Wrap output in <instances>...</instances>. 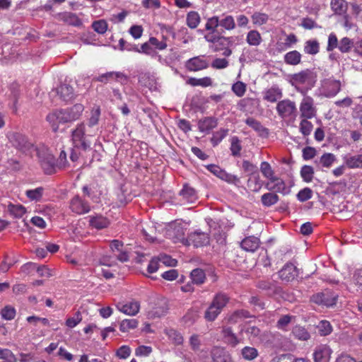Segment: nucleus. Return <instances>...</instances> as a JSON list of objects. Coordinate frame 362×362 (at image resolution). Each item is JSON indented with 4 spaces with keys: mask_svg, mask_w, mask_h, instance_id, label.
Wrapping results in <instances>:
<instances>
[{
    "mask_svg": "<svg viewBox=\"0 0 362 362\" xmlns=\"http://www.w3.org/2000/svg\"><path fill=\"white\" fill-rule=\"evenodd\" d=\"M9 144L22 153L33 156L36 153L39 162L46 174L51 175L54 170L53 155L44 144L35 146L25 135L17 132H10L6 135Z\"/></svg>",
    "mask_w": 362,
    "mask_h": 362,
    "instance_id": "1",
    "label": "nucleus"
},
{
    "mask_svg": "<svg viewBox=\"0 0 362 362\" xmlns=\"http://www.w3.org/2000/svg\"><path fill=\"white\" fill-rule=\"evenodd\" d=\"M84 110L81 104H76L70 108L59 110L47 115L46 119L54 132L59 129V124H65L78 119Z\"/></svg>",
    "mask_w": 362,
    "mask_h": 362,
    "instance_id": "2",
    "label": "nucleus"
},
{
    "mask_svg": "<svg viewBox=\"0 0 362 362\" xmlns=\"http://www.w3.org/2000/svg\"><path fill=\"white\" fill-rule=\"evenodd\" d=\"M230 300L228 296L223 292L217 293L204 312V317L207 322H214L221 314Z\"/></svg>",
    "mask_w": 362,
    "mask_h": 362,
    "instance_id": "3",
    "label": "nucleus"
},
{
    "mask_svg": "<svg viewBox=\"0 0 362 362\" xmlns=\"http://www.w3.org/2000/svg\"><path fill=\"white\" fill-rule=\"evenodd\" d=\"M178 235L175 238L174 242L181 241L187 245H192L195 247H203L209 243V235L206 233L199 230L189 233L187 238H184V233L182 228H177Z\"/></svg>",
    "mask_w": 362,
    "mask_h": 362,
    "instance_id": "4",
    "label": "nucleus"
},
{
    "mask_svg": "<svg viewBox=\"0 0 362 362\" xmlns=\"http://www.w3.org/2000/svg\"><path fill=\"white\" fill-rule=\"evenodd\" d=\"M297 90L304 95L300 105V117L313 118L316 115L317 110L315 107L314 100L313 98L305 95V92L299 88Z\"/></svg>",
    "mask_w": 362,
    "mask_h": 362,
    "instance_id": "5",
    "label": "nucleus"
},
{
    "mask_svg": "<svg viewBox=\"0 0 362 362\" xmlns=\"http://www.w3.org/2000/svg\"><path fill=\"white\" fill-rule=\"evenodd\" d=\"M338 295L330 291H325L312 296L310 300L315 304L325 307H332L336 305Z\"/></svg>",
    "mask_w": 362,
    "mask_h": 362,
    "instance_id": "6",
    "label": "nucleus"
},
{
    "mask_svg": "<svg viewBox=\"0 0 362 362\" xmlns=\"http://www.w3.org/2000/svg\"><path fill=\"white\" fill-rule=\"evenodd\" d=\"M72 141L74 148L86 151L90 148V143L85 138V126L83 123L77 125L72 132Z\"/></svg>",
    "mask_w": 362,
    "mask_h": 362,
    "instance_id": "7",
    "label": "nucleus"
},
{
    "mask_svg": "<svg viewBox=\"0 0 362 362\" xmlns=\"http://www.w3.org/2000/svg\"><path fill=\"white\" fill-rule=\"evenodd\" d=\"M316 76L310 69L303 70L291 75V83L292 86L297 84H307L313 86L315 81Z\"/></svg>",
    "mask_w": 362,
    "mask_h": 362,
    "instance_id": "8",
    "label": "nucleus"
},
{
    "mask_svg": "<svg viewBox=\"0 0 362 362\" xmlns=\"http://www.w3.org/2000/svg\"><path fill=\"white\" fill-rule=\"evenodd\" d=\"M69 208L72 212L78 215L88 213L90 211L89 203L78 195L74 196L70 200Z\"/></svg>",
    "mask_w": 362,
    "mask_h": 362,
    "instance_id": "9",
    "label": "nucleus"
},
{
    "mask_svg": "<svg viewBox=\"0 0 362 362\" xmlns=\"http://www.w3.org/2000/svg\"><path fill=\"white\" fill-rule=\"evenodd\" d=\"M276 111L282 117H288L296 112L297 108L295 102L288 99L279 101L276 105Z\"/></svg>",
    "mask_w": 362,
    "mask_h": 362,
    "instance_id": "10",
    "label": "nucleus"
},
{
    "mask_svg": "<svg viewBox=\"0 0 362 362\" xmlns=\"http://www.w3.org/2000/svg\"><path fill=\"white\" fill-rule=\"evenodd\" d=\"M265 187L269 191H274L283 195H286L290 193V189L286 187L285 182L281 178L276 176L269 180L266 184Z\"/></svg>",
    "mask_w": 362,
    "mask_h": 362,
    "instance_id": "11",
    "label": "nucleus"
},
{
    "mask_svg": "<svg viewBox=\"0 0 362 362\" xmlns=\"http://www.w3.org/2000/svg\"><path fill=\"white\" fill-rule=\"evenodd\" d=\"M209 66V62L204 56L192 57L186 62L185 67L189 71H198L205 69Z\"/></svg>",
    "mask_w": 362,
    "mask_h": 362,
    "instance_id": "12",
    "label": "nucleus"
},
{
    "mask_svg": "<svg viewBox=\"0 0 362 362\" xmlns=\"http://www.w3.org/2000/svg\"><path fill=\"white\" fill-rule=\"evenodd\" d=\"M169 309L168 300L165 298H158L153 306L150 314L153 317H160L165 315Z\"/></svg>",
    "mask_w": 362,
    "mask_h": 362,
    "instance_id": "13",
    "label": "nucleus"
},
{
    "mask_svg": "<svg viewBox=\"0 0 362 362\" xmlns=\"http://www.w3.org/2000/svg\"><path fill=\"white\" fill-rule=\"evenodd\" d=\"M94 81L106 83L112 80H115L123 83L127 81V76L119 71H110L99 75L93 78Z\"/></svg>",
    "mask_w": 362,
    "mask_h": 362,
    "instance_id": "14",
    "label": "nucleus"
},
{
    "mask_svg": "<svg viewBox=\"0 0 362 362\" xmlns=\"http://www.w3.org/2000/svg\"><path fill=\"white\" fill-rule=\"evenodd\" d=\"M279 276L282 281H292L298 276L297 269L293 264L288 263L279 272Z\"/></svg>",
    "mask_w": 362,
    "mask_h": 362,
    "instance_id": "15",
    "label": "nucleus"
},
{
    "mask_svg": "<svg viewBox=\"0 0 362 362\" xmlns=\"http://www.w3.org/2000/svg\"><path fill=\"white\" fill-rule=\"evenodd\" d=\"M217 124L218 120L216 118L206 117L199 121L198 128L200 132L209 134L211 130L216 127Z\"/></svg>",
    "mask_w": 362,
    "mask_h": 362,
    "instance_id": "16",
    "label": "nucleus"
},
{
    "mask_svg": "<svg viewBox=\"0 0 362 362\" xmlns=\"http://www.w3.org/2000/svg\"><path fill=\"white\" fill-rule=\"evenodd\" d=\"M117 308L126 315L134 316L139 313L140 304L137 301H131L125 304L119 303Z\"/></svg>",
    "mask_w": 362,
    "mask_h": 362,
    "instance_id": "17",
    "label": "nucleus"
},
{
    "mask_svg": "<svg viewBox=\"0 0 362 362\" xmlns=\"http://www.w3.org/2000/svg\"><path fill=\"white\" fill-rule=\"evenodd\" d=\"M259 244V239L252 235L244 238L240 243V246L244 250L253 252L258 249Z\"/></svg>",
    "mask_w": 362,
    "mask_h": 362,
    "instance_id": "18",
    "label": "nucleus"
},
{
    "mask_svg": "<svg viewBox=\"0 0 362 362\" xmlns=\"http://www.w3.org/2000/svg\"><path fill=\"white\" fill-rule=\"evenodd\" d=\"M331 355V350L325 346H318L313 353L315 362H329Z\"/></svg>",
    "mask_w": 362,
    "mask_h": 362,
    "instance_id": "19",
    "label": "nucleus"
},
{
    "mask_svg": "<svg viewBox=\"0 0 362 362\" xmlns=\"http://www.w3.org/2000/svg\"><path fill=\"white\" fill-rule=\"evenodd\" d=\"M59 21L71 25L79 26L81 25V21L76 14L71 12H62L57 14Z\"/></svg>",
    "mask_w": 362,
    "mask_h": 362,
    "instance_id": "20",
    "label": "nucleus"
},
{
    "mask_svg": "<svg viewBox=\"0 0 362 362\" xmlns=\"http://www.w3.org/2000/svg\"><path fill=\"white\" fill-rule=\"evenodd\" d=\"M211 356L214 362H226L231 357L222 347H214L211 351Z\"/></svg>",
    "mask_w": 362,
    "mask_h": 362,
    "instance_id": "21",
    "label": "nucleus"
},
{
    "mask_svg": "<svg viewBox=\"0 0 362 362\" xmlns=\"http://www.w3.org/2000/svg\"><path fill=\"white\" fill-rule=\"evenodd\" d=\"M57 93L60 98L66 102L70 101L74 98L73 88L68 84H62L57 88Z\"/></svg>",
    "mask_w": 362,
    "mask_h": 362,
    "instance_id": "22",
    "label": "nucleus"
},
{
    "mask_svg": "<svg viewBox=\"0 0 362 362\" xmlns=\"http://www.w3.org/2000/svg\"><path fill=\"white\" fill-rule=\"evenodd\" d=\"M224 341L230 346L235 347L240 343V340L233 333L231 327H224L222 329Z\"/></svg>",
    "mask_w": 362,
    "mask_h": 362,
    "instance_id": "23",
    "label": "nucleus"
},
{
    "mask_svg": "<svg viewBox=\"0 0 362 362\" xmlns=\"http://www.w3.org/2000/svg\"><path fill=\"white\" fill-rule=\"evenodd\" d=\"M89 224L93 228L100 230L107 228L110 224V221L101 215H96L89 217Z\"/></svg>",
    "mask_w": 362,
    "mask_h": 362,
    "instance_id": "24",
    "label": "nucleus"
},
{
    "mask_svg": "<svg viewBox=\"0 0 362 362\" xmlns=\"http://www.w3.org/2000/svg\"><path fill=\"white\" fill-rule=\"evenodd\" d=\"M327 92L325 95L327 97L335 96L341 90V83L338 80L329 79L325 84Z\"/></svg>",
    "mask_w": 362,
    "mask_h": 362,
    "instance_id": "25",
    "label": "nucleus"
},
{
    "mask_svg": "<svg viewBox=\"0 0 362 362\" xmlns=\"http://www.w3.org/2000/svg\"><path fill=\"white\" fill-rule=\"evenodd\" d=\"M344 163L349 168H362V153L354 156L347 155L344 157Z\"/></svg>",
    "mask_w": 362,
    "mask_h": 362,
    "instance_id": "26",
    "label": "nucleus"
},
{
    "mask_svg": "<svg viewBox=\"0 0 362 362\" xmlns=\"http://www.w3.org/2000/svg\"><path fill=\"white\" fill-rule=\"evenodd\" d=\"M291 334L296 339L300 341H308L311 337L310 334L307 329L300 325H296L293 327Z\"/></svg>",
    "mask_w": 362,
    "mask_h": 362,
    "instance_id": "27",
    "label": "nucleus"
},
{
    "mask_svg": "<svg viewBox=\"0 0 362 362\" xmlns=\"http://www.w3.org/2000/svg\"><path fill=\"white\" fill-rule=\"evenodd\" d=\"M281 97L282 91L278 87H272L264 93V99L271 103L276 102Z\"/></svg>",
    "mask_w": 362,
    "mask_h": 362,
    "instance_id": "28",
    "label": "nucleus"
},
{
    "mask_svg": "<svg viewBox=\"0 0 362 362\" xmlns=\"http://www.w3.org/2000/svg\"><path fill=\"white\" fill-rule=\"evenodd\" d=\"M180 194L188 202H194L197 199L196 190L187 185H184Z\"/></svg>",
    "mask_w": 362,
    "mask_h": 362,
    "instance_id": "29",
    "label": "nucleus"
},
{
    "mask_svg": "<svg viewBox=\"0 0 362 362\" xmlns=\"http://www.w3.org/2000/svg\"><path fill=\"white\" fill-rule=\"evenodd\" d=\"M284 62L289 65H298L301 62V54L296 50L288 52L284 55Z\"/></svg>",
    "mask_w": 362,
    "mask_h": 362,
    "instance_id": "30",
    "label": "nucleus"
},
{
    "mask_svg": "<svg viewBox=\"0 0 362 362\" xmlns=\"http://www.w3.org/2000/svg\"><path fill=\"white\" fill-rule=\"evenodd\" d=\"M190 278L194 284L202 285L206 280V274L203 269L197 268L191 272Z\"/></svg>",
    "mask_w": 362,
    "mask_h": 362,
    "instance_id": "31",
    "label": "nucleus"
},
{
    "mask_svg": "<svg viewBox=\"0 0 362 362\" xmlns=\"http://www.w3.org/2000/svg\"><path fill=\"white\" fill-rule=\"evenodd\" d=\"M279 201V196L274 192H267L262 195L261 202L266 207L272 206Z\"/></svg>",
    "mask_w": 362,
    "mask_h": 362,
    "instance_id": "32",
    "label": "nucleus"
},
{
    "mask_svg": "<svg viewBox=\"0 0 362 362\" xmlns=\"http://www.w3.org/2000/svg\"><path fill=\"white\" fill-rule=\"evenodd\" d=\"M234 18L230 15H222L220 18V27L226 30H232L235 28Z\"/></svg>",
    "mask_w": 362,
    "mask_h": 362,
    "instance_id": "33",
    "label": "nucleus"
},
{
    "mask_svg": "<svg viewBox=\"0 0 362 362\" xmlns=\"http://www.w3.org/2000/svg\"><path fill=\"white\" fill-rule=\"evenodd\" d=\"M258 351L252 346H246L240 351L242 358L246 361H252L258 356Z\"/></svg>",
    "mask_w": 362,
    "mask_h": 362,
    "instance_id": "34",
    "label": "nucleus"
},
{
    "mask_svg": "<svg viewBox=\"0 0 362 362\" xmlns=\"http://www.w3.org/2000/svg\"><path fill=\"white\" fill-rule=\"evenodd\" d=\"M252 315L249 313V311L246 310H235L230 317H228V322L230 323H236L240 320H243L246 318L251 317Z\"/></svg>",
    "mask_w": 362,
    "mask_h": 362,
    "instance_id": "35",
    "label": "nucleus"
},
{
    "mask_svg": "<svg viewBox=\"0 0 362 362\" xmlns=\"http://www.w3.org/2000/svg\"><path fill=\"white\" fill-rule=\"evenodd\" d=\"M354 46L355 43L353 40L344 37L339 40L338 49L342 53H348L353 47L354 48Z\"/></svg>",
    "mask_w": 362,
    "mask_h": 362,
    "instance_id": "36",
    "label": "nucleus"
},
{
    "mask_svg": "<svg viewBox=\"0 0 362 362\" xmlns=\"http://www.w3.org/2000/svg\"><path fill=\"white\" fill-rule=\"evenodd\" d=\"M260 33L255 30H250L246 37L247 42L251 46H258L262 42Z\"/></svg>",
    "mask_w": 362,
    "mask_h": 362,
    "instance_id": "37",
    "label": "nucleus"
},
{
    "mask_svg": "<svg viewBox=\"0 0 362 362\" xmlns=\"http://www.w3.org/2000/svg\"><path fill=\"white\" fill-rule=\"evenodd\" d=\"M320 45L316 40H309L305 42L304 52L306 54L315 55L319 52Z\"/></svg>",
    "mask_w": 362,
    "mask_h": 362,
    "instance_id": "38",
    "label": "nucleus"
},
{
    "mask_svg": "<svg viewBox=\"0 0 362 362\" xmlns=\"http://www.w3.org/2000/svg\"><path fill=\"white\" fill-rule=\"evenodd\" d=\"M187 25L192 29L196 28L201 21L199 14L197 11H190L187 15Z\"/></svg>",
    "mask_w": 362,
    "mask_h": 362,
    "instance_id": "39",
    "label": "nucleus"
},
{
    "mask_svg": "<svg viewBox=\"0 0 362 362\" xmlns=\"http://www.w3.org/2000/svg\"><path fill=\"white\" fill-rule=\"evenodd\" d=\"M300 118L301 119L299 124L300 132L305 136L310 135L313 128V124L310 121H308V119L310 118Z\"/></svg>",
    "mask_w": 362,
    "mask_h": 362,
    "instance_id": "40",
    "label": "nucleus"
},
{
    "mask_svg": "<svg viewBox=\"0 0 362 362\" xmlns=\"http://www.w3.org/2000/svg\"><path fill=\"white\" fill-rule=\"evenodd\" d=\"M316 328L320 336H327L332 332V326L327 320L320 321Z\"/></svg>",
    "mask_w": 362,
    "mask_h": 362,
    "instance_id": "41",
    "label": "nucleus"
},
{
    "mask_svg": "<svg viewBox=\"0 0 362 362\" xmlns=\"http://www.w3.org/2000/svg\"><path fill=\"white\" fill-rule=\"evenodd\" d=\"M331 6L337 14H343L346 11L347 4L344 0H332Z\"/></svg>",
    "mask_w": 362,
    "mask_h": 362,
    "instance_id": "42",
    "label": "nucleus"
},
{
    "mask_svg": "<svg viewBox=\"0 0 362 362\" xmlns=\"http://www.w3.org/2000/svg\"><path fill=\"white\" fill-rule=\"evenodd\" d=\"M8 211L14 218H21L25 213V209L20 204H9L8 205Z\"/></svg>",
    "mask_w": 362,
    "mask_h": 362,
    "instance_id": "43",
    "label": "nucleus"
},
{
    "mask_svg": "<svg viewBox=\"0 0 362 362\" xmlns=\"http://www.w3.org/2000/svg\"><path fill=\"white\" fill-rule=\"evenodd\" d=\"M187 83L192 86H200L202 87H208L211 86L212 81L209 77H204L202 78H189L187 81Z\"/></svg>",
    "mask_w": 362,
    "mask_h": 362,
    "instance_id": "44",
    "label": "nucleus"
},
{
    "mask_svg": "<svg viewBox=\"0 0 362 362\" xmlns=\"http://www.w3.org/2000/svg\"><path fill=\"white\" fill-rule=\"evenodd\" d=\"M138 321L136 319H125L123 320L119 325V330L122 332H129L138 326Z\"/></svg>",
    "mask_w": 362,
    "mask_h": 362,
    "instance_id": "45",
    "label": "nucleus"
},
{
    "mask_svg": "<svg viewBox=\"0 0 362 362\" xmlns=\"http://www.w3.org/2000/svg\"><path fill=\"white\" fill-rule=\"evenodd\" d=\"M165 333L174 344L180 345L183 343V337L179 332L169 329L165 331Z\"/></svg>",
    "mask_w": 362,
    "mask_h": 362,
    "instance_id": "46",
    "label": "nucleus"
},
{
    "mask_svg": "<svg viewBox=\"0 0 362 362\" xmlns=\"http://www.w3.org/2000/svg\"><path fill=\"white\" fill-rule=\"evenodd\" d=\"M245 123L260 134L267 133V129L264 128L259 121L252 117H248L246 119Z\"/></svg>",
    "mask_w": 362,
    "mask_h": 362,
    "instance_id": "47",
    "label": "nucleus"
},
{
    "mask_svg": "<svg viewBox=\"0 0 362 362\" xmlns=\"http://www.w3.org/2000/svg\"><path fill=\"white\" fill-rule=\"evenodd\" d=\"M118 46H119V49L121 51L126 50L128 52H138V51H139L138 45H136L134 43L129 42L124 40L123 38H121L119 40Z\"/></svg>",
    "mask_w": 362,
    "mask_h": 362,
    "instance_id": "48",
    "label": "nucleus"
},
{
    "mask_svg": "<svg viewBox=\"0 0 362 362\" xmlns=\"http://www.w3.org/2000/svg\"><path fill=\"white\" fill-rule=\"evenodd\" d=\"M260 171L263 176L267 178L269 181L275 177L274 171L272 168L271 165L267 161H263L261 163Z\"/></svg>",
    "mask_w": 362,
    "mask_h": 362,
    "instance_id": "49",
    "label": "nucleus"
},
{
    "mask_svg": "<svg viewBox=\"0 0 362 362\" xmlns=\"http://www.w3.org/2000/svg\"><path fill=\"white\" fill-rule=\"evenodd\" d=\"M100 116V108L99 107H93L90 111V117L88 119V125L93 127L98 124Z\"/></svg>",
    "mask_w": 362,
    "mask_h": 362,
    "instance_id": "50",
    "label": "nucleus"
},
{
    "mask_svg": "<svg viewBox=\"0 0 362 362\" xmlns=\"http://www.w3.org/2000/svg\"><path fill=\"white\" fill-rule=\"evenodd\" d=\"M228 129H221L215 132L211 138V142L213 146H217L228 134Z\"/></svg>",
    "mask_w": 362,
    "mask_h": 362,
    "instance_id": "51",
    "label": "nucleus"
},
{
    "mask_svg": "<svg viewBox=\"0 0 362 362\" xmlns=\"http://www.w3.org/2000/svg\"><path fill=\"white\" fill-rule=\"evenodd\" d=\"M293 319H295L294 316L289 315H283L278 320L276 327L281 330H287L288 326Z\"/></svg>",
    "mask_w": 362,
    "mask_h": 362,
    "instance_id": "52",
    "label": "nucleus"
},
{
    "mask_svg": "<svg viewBox=\"0 0 362 362\" xmlns=\"http://www.w3.org/2000/svg\"><path fill=\"white\" fill-rule=\"evenodd\" d=\"M44 188L37 187L34 189H29L25 192L26 196L32 201H39L42 197Z\"/></svg>",
    "mask_w": 362,
    "mask_h": 362,
    "instance_id": "53",
    "label": "nucleus"
},
{
    "mask_svg": "<svg viewBox=\"0 0 362 362\" xmlns=\"http://www.w3.org/2000/svg\"><path fill=\"white\" fill-rule=\"evenodd\" d=\"M0 314L4 320H11L16 316V310L11 305H6L1 310Z\"/></svg>",
    "mask_w": 362,
    "mask_h": 362,
    "instance_id": "54",
    "label": "nucleus"
},
{
    "mask_svg": "<svg viewBox=\"0 0 362 362\" xmlns=\"http://www.w3.org/2000/svg\"><path fill=\"white\" fill-rule=\"evenodd\" d=\"M314 170L310 165H304L300 170V175L303 180L310 182L313 178Z\"/></svg>",
    "mask_w": 362,
    "mask_h": 362,
    "instance_id": "55",
    "label": "nucleus"
},
{
    "mask_svg": "<svg viewBox=\"0 0 362 362\" xmlns=\"http://www.w3.org/2000/svg\"><path fill=\"white\" fill-rule=\"evenodd\" d=\"M231 154L233 156H240V151L242 149V146L240 145V141L237 136H233L231 138V144L230 148Z\"/></svg>",
    "mask_w": 362,
    "mask_h": 362,
    "instance_id": "56",
    "label": "nucleus"
},
{
    "mask_svg": "<svg viewBox=\"0 0 362 362\" xmlns=\"http://www.w3.org/2000/svg\"><path fill=\"white\" fill-rule=\"evenodd\" d=\"M93 30L99 34H104L107 30V23L105 20L94 21L92 24Z\"/></svg>",
    "mask_w": 362,
    "mask_h": 362,
    "instance_id": "57",
    "label": "nucleus"
},
{
    "mask_svg": "<svg viewBox=\"0 0 362 362\" xmlns=\"http://www.w3.org/2000/svg\"><path fill=\"white\" fill-rule=\"evenodd\" d=\"M257 286L259 288L268 291L270 292H274L276 290V284L273 281L269 280H262L258 282Z\"/></svg>",
    "mask_w": 362,
    "mask_h": 362,
    "instance_id": "58",
    "label": "nucleus"
},
{
    "mask_svg": "<svg viewBox=\"0 0 362 362\" xmlns=\"http://www.w3.org/2000/svg\"><path fill=\"white\" fill-rule=\"evenodd\" d=\"M269 19V17L267 14L262 13H255L252 16V20L255 25H262L265 24Z\"/></svg>",
    "mask_w": 362,
    "mask_h": 362,
    "instance_id": "59",
    "label": "nucleus"
},
{
    "mask_svg": "<svg viewBox=\"0 0 362 362\" xmlns=\"http://www.w3.org/2000/svg\"><path fill=\"white\" fill-rule=\"evenodd\" d=\"M218 26H220V18L218 16H213L207 20L205 28L209 31H214L217 30Z\"/></svg>",
    "mask_w": 362,
    "mask_h": 362,
    "instance_id": "60",
    "label": "nucleus"
},
{
    "mask_svg": "<svg viewBox=\"0 0 362 362\" xmlns=\"http://www.w3.org/2000/svg\"><path fill=\"white\" fill-rule=\"evenodd\" d=\"M198 318V313L193 310H189L187 313L183 316V321L185 324L189 325H192Z\"/></svg>",
    "mask_w": 362,
    "mask_h": 362,
    "instance_id": "61",
    "label": "nucleus"
},
{
    "mask_svg": "<svg viewBox=\"0 0 362 362\" xmlns=\"http://www.w3.org/2000/svg\"><path fill=\"white\" fill-rule=\"evenodd\" d=\"M339 42L337 35L332 33L328 36L327 51L331 52L339 47Z\"/></svg>",
    "mask_w": 362,
    "mask_h": 362,
    "instance_id": "62",
    "label": "nucleus"
},
{
    "mask_svg": "<svg viewBox=\"0 0 362 362\" xmlns=\"http://www.w3.org/2000/svg\"><path fill=\"white\" fill-rule=\"evenodd\" d=\"M335 160V156L332 153L323 154L320 160V163L323 167L329 168Z\"/></svg>",
    "mask_w": 362,
    "mask_h": 362,
    "instance_id": "63",
    "label": "nucleus"
},
{
    "mask_svg": "<svg viewBox=\"0 0 362 362\" xmlns=\"http://www.w3.org/2000/svg\"><path fill=\"white\" fill-rule=\"evenodd\" d=\"M232 90L238 97H242L246 91V86L241 81L235 83L232 86Z\"/></svg>",
    "mask_w": 362,
    "mask_h": 362,
    "instance_id": "64",
    "label": "nucleus"
}]
</instances>
